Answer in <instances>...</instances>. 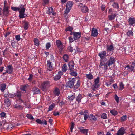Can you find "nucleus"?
Listing matches in <instances>:
<instances>
[{
  "label": "nucleus",
  "mask_w": 135,
  "mask_h": 135,
  "mask_svg": "<svg viewBox=\"0 0 135 135\" xmlns=\"http://www.w3.org/2000/svg\"><path fill=\"white\" fill-rule=\"evenodd\" d=\"M101 59L99 65L100 68H103L105 71L107 69H110V66L115 63L116 61L115 58L110 57L107 61L106 58H105L106 56V52L103 51L100 52L98 54Z\"/></svg>",
  "instance_id": "nucleus-1"
},
{
  "label": "nucleus",
  "mask_w": 135,
  "mask_h": 135,
  "mask_svg": "<svg viewBox=\"0 0 135 135\" xmlns=\"http://www.w3.org/2000/svg\"><path fill=\"white\" fill-rule=\"evenodd\" d=\"M76 81L75 78H69V81L66 83L67 86L71 88L74 87L75 89H77L80 86V81L79 80H78L76 84L74 85Z\"/></svg>",
  "instance_id": "nucleus-2"
},
{
  "label": "nucleus",
  "mask_w": 135,
  "mask_h": 135,
  "mask_svg": "<svg viewBox=\"0 0 135 135\" xmlns=\"http://www.w3.org/2000/svg\"><path fill=\"white\" fill-rule=\"evenodd\" d=\"M5 1L4 2V7L2 9V15L7 17L9 14L10 8L8 6L5 5Z\"/></svg>",
  "instance_id": "nucleus-3"
},
{
  "label": "nucleus",
  "mask_w": 135,
  "mask_h": 135,
  "mask_svg": "<svg viewBox=\"0 0 135 135\" xmlns=\"http://www.w3.org/2000/svg\"><path fill=\"white\" fill-rule=\"evenodd\" d=\"M50 82L48 81H46L42 83L40 87L41 90L44 91H45L50 86Z\"/></svg>",
  "instance_id": "nucleus-4"
},
{
  "label": "nucleus",
  "mask_w": 135,
  "mask_h": 135,
  "mask_svg": "<svg viewBox=\"0 0 135 135\" xmlns=\"http://www.w3.org/2000/svg\"><path fill=\"white\" fill-rule=\"evenodd\" d=\"M56 44L59 49V52H61L64 47L63 44L59 40H56Z\"/></svg>",
  "instance_id": "nucleus-5"
},
{
  "label": "nucleus",
  "mask_w": 135,
  "mask_h": 135,
  "mask_svg": "<svg viewBox=\"0 0 135 135\" xmlns=\"http://www.w3.org/2000/svg\"><path fill=\"white\" fill-rule=\"evenodd\" d=\"M47 63V69L49 71L52 70L54 69L52 63L50 60H48Z\"/></svg>",
  "instance_id": "nucleus-6"
},
{
  "label": "nucleus",
  "mask_w": 135,
  "mask_h": 135,
  "mask_svg": "<svg viewBox=\"0 0 135 135\" xmlns=\"http://www.w3.org/2000/svg\"><path fill=\"white\" fill-rule=\"evenodd\" d=\"M25 8L23 7L19 11V17L20 18H23L25 17Z\"/></svg>",
  "instance_id": "nucleus-7"
},
{
  "label": "nucleus",
  "mask_w": 135,
  "mask_h": 135,
  "mask_svg": "<svg viewBox=\"0 0 135 135\" xmlns=\"http://www.w3.org/2000/svg\"><path fill=\"white\" fill-rule=\"evenodd\" d=\"M13 68L12 65H8L6 67V72L9 74H11L13 70Z\"/></svg>",
  "instance_id": "nucleus-8"
},
{
  "label": "nucleus",
  "mask_w": 135,
  "mask_h": 135,
  "mask_svg": "<svg viewBox=\"0 0 135 135\" xmlns=\"http://www.w3.org/2000/svg\"><path fill=\"white\" fill-rule=\"evenodd\" d=\"M128 22L130 26H133L135 25V18L131 17L129 18Z\"/></svg>",
  "instance_id": "nucleus-9"
},
{
  "label": "nucleus",
  "mask_w": 135,
  "mask_h": 135,
  "mask_svg": "<svg viewBox=\"0 0 135 135\" xmlns=\"http://www.w3.org/2000/svg\"><path fill=\"white\" fill-rule=\"evenodd\" d=\"M63 75V73L61 71H59L58 74L55 76L54 78V80L57 81L59 80L61 78V76Z\"/></svg>",
  "instance_id": "nucleus-10"
},
{
  "label": "nucleus",
  "mask_w": 135,
  "mask_h": 135,
  "mask_svg": "<svg viewBox=\"0 0 135 135\" xmlns=\"http://www.w3.org/2000/svg\"><path fill=\"white\" fill-rule=\"evenodd\" d=\"M78 129L79 130V131L82 133L87 135V133L88 132V130L86 129L83 128V127H78Z\"/></svg>",
  "instance_id": "nucleus-11"
},
{
  "label": "nucleus",
  "mask_w": 135,
  "mask_h": 135,
  "mask_svg": "<svg viewBox=\"0 0 135 135\" xmlns=\"http://www.w3.org/2000/svg\"><path fill=\"white\" fill-rule=\"evenodd\" d=\"M134 66L133 64V63L131 65H128L125 67V68H127V70L129 71H133L134 72Z\"/></svg>",
  "instance_id": "nucleus-12"
},
{
  "label": "nucleus",
  "mask_w": 135,
  "mask_h": 135,
  "mask_svg": "<svg viewBox=\"0 0 135 135\" xmlns=\"http://www.w3.org/2000/svg\"><path fill=\"white\" fill-rule=\"evenodd\" d=\"M73 38L75 40L81 37V33L75 32H73Z\"/></svg>",
  "instance_id": "nucleus-13"
},
{
  "label": "nucleus",
  "mask_w": 135,
  "mask_h": 135,
  "mask_svg": "<svg viewBox=\"0 0 135 135\" xmlns=\"http://www.w3.org/2000/svg\"><path fill=\"white\" fill-rule=\"evenodd\" d=\"M125 133V129L124 127H121L118 131L117 133L118 135H123Z\"/></svg>",
  "instance_id": "nucleus-14"
},
{
  "label": "nucleus",
  "mask_w": 135,
  "mask_h": 135,
  "mask_svg": "<svg viewBox=\"0 0 135 135\" xmlns=\"http://www.w3.org/2000/svg\"><path fill=\"white\" fill-rule=\"evenodd\" d=\"M68 66L69 67V69L70 71L72 70V69H73L74 65V62L73 61H70L68 64Z\"/></svg>",
  "instance_id": "nucleus-15"
},
{
  "label": "nucleus",
  "mask_w": 135,
  "mask_h": 135,
  "mask_svg": "<svg viewBox=\"0 0 135 135\" xmlns=\"http://www.w3.org/2000/svg\"><path fill=\"white\" fill-rule=\"evenodd\" d=\"M98 35V32L97 29H95L93 28L91 30V36L95 37L97 36Z\"/></svg>",
  "instance_id": "nucleus-16"
},
{
  "label": "nucleus",
  "mask_w": 135,
  "mask_h": 135,
  "mask_svg": "<svg viewBox=\"0 0 135 135\" xmlns=\"http://www.w3.org/2000/svg\"><path fill=\"white\" fill-rule=\"evenodd\" d=\"M73 4V2L72 1H68L66 4V8H69L70 9L72 8V6Z\"/></svg>",
  "instance_id": "nucleus-17"
},
{
  "label": "nucleus",
  "mask_w": 135,
  "mask_h": 135,
  "mask_svg": "<svg viewBox=\"0 0 135 135\" xmlns=\"http://www.w3.org/2000/svg\"><path fill=\"white\" fill-rule=\"evenodd\" d=\"M110 15H108V19L109 20H114L116 16V14H113L112 13H110Z\"/></svg>",
  "instance_id": "nucleus-18"
},
{
  "label": "nucleus",
  "mask_w": 135,
  "mask_h": 135,
  "mask_svg": "<svg viewBox=\"0 0 135 135\" xmlns=\"http://www.w3.org/2000/svg\"><path fill=\"white\" fill-rule=\"evenodd\" d=\"M6 87L5 84L3 83L0 85V90L1 92H3L5 90Z\"/></svg>",
  "instance_id": "nucleus-19"
},
{
  "label": "nucleus",
  "mask_w": 135,
  "mask_h": 135,
  "mask_svg": "<svg viewBox=\"0 0 135 135\" xmlns=\"http://www.w3.org/2000/svg\"><path fill=\"white\" fill-rule=\"evenodd\" d=\"M83 97L81 95L78 94L76 98V101H77L78 103L81 102V100Z\"/></svg>",
  "instance_id": "nucleus-20"
},
{
  "label": "nucleus",
  "mask_w": 135,
  "mask_h": 135,
  "mask_svg": "<svg viewBox=\"0 0 135 135\" xmlns=\"http://www.w3.org/2000/svg\"><path fill=\"white\" fill-rule=\"evenodd\" d=\"M106 49L108 51H113L114 50V46L113 44L109 46L107 45L106 46Z\"/></svg>",
  "instance_id": "nucleus-21"
},
{
  "label": "nucleus",
  "mask_w": 135,
  "mask_h": 135,
  "mask_svg": "<svg viewBox=\"0 0 135 135\" xmlns=\"http://www.w3.org/2000/svg\"><path fill=\"white\" fill-rule=\"evenodd\" d=\"M32 91H33L34 94H37L40 93L39 89L35 87L33 88Z\"/></svg>",
  "instance_id": "nucleus-22"
},
{
  "label": "nucleus",
  "mask_w": 135,
  "mask_h": 135,
  "mask_svg": "<svg viewBox=\"0 0 135 135\" xmlns=\"http://www.w3.org/2000/svg\"><path fill=\"white\" fill-rule=\"evenodd\" d=\"M14 108L17 110H22L23 109L24 106L16 104L15 105Z\"/></svg>",
  "instance_id": "nucleus-23"
},
{
  "label": "nucleus",
  "mask_w": 135,
  "mask_h": 135,
  "mask_svg": "<svg viewBox=\"0 0 135 135\" xmlns=\"http://www.w3.org/2000/svg\"><path fill=\"white\" fill-rule=\"evenodd\" d=\"M15 97L17 98H20L21 96V91L19 90H17L16 93H14Z\"/></svg>",
  "instance_id": "nucleus-24"
},
{
  "label": "nucleus",
  "mask_w": 135,
  "mask_h": 135,
  "mask_svg": "<svg viewBox=\"0 0 135 135\" xmlns=\"http://www.w3.org/2000/svg\"><path fill=\"white\" fill-rule=\"evenodd\" d=\"M97 118L96 117L93 115V114H91L90 115L89 120L90 121H96L97 119Z\"/></svg>",
  "instance_id": "nucleus-25"
},
{
  "label": "nucleus",
  "mask_w": 135,
  "mask_h": 135,
  "mask_svg": "<svg viewBox=\"0 0 135 135\" xmlns=\"http://www.w3.org/2000/svg\"><path fill=\"white\" fill-rule=\"evenodd\" d=\"M81 10L83 13H85L88 11V9L86 6L85 5H84V6L81 9Z\"/></svg>",
  "instance_id": "nucleus-26"
},
{
  "label": "nucleus",
  "mask_w": 135,
  "mask_h": 135,
  "mask_svg": "<svg viewBox=\"0 0 135 135\" xmlns=\"http://www.w3.org/2000/svg\"><path fill=\"white\" fill-rule=\"evenodd\" d=\"M54 93L55 95L56 96H59V95L60 93L59 89L57 88H55L54 90Z\"/></svg>",
  "instance_id": "nucleus-27"
},
{
  "label": "nucleus",
  "mask_w": 135,
  "mask_h": 135,
  "mask_svg": "<svg viewBox=\"0 0 135 135\" xmlns=\"http://www.w3.org/2000/svg\"><path fill=\"white\" fill-rule=\"evenodd\" d=\"M4 102L8 106H10L11 104V102L10 101V99L8 98L5 99L4 100Z\"/></svg>",
  "instance_id": "nucleus-28"
},
{
  "label": "nucleus",
  "mask_w": 135,
  "mask_h": 135,
  "mask_svg": "<svg viewBox=\"0 0 135 135\" xmlns=\"http://www.w3.org/2000/svg\"><path fill=\"white\" fill-rule=\"evenodd\" d=\"M29 23L27 21L24 22V29L25 30H27L29 28Z\"/></svg>",
  "instance_id": "nucleus-29"
},
{
  "label": "nucleus",
  "mask_w": 135,
  "mask_h": 135,
  "mask_svg": "<svg viewBox=\"0 0 135 135\" xmlns=\"http://www.w3.org/2000/svg\"><path fill=\"white\" fill-rule=\"evenodd\" d=\"M69 57L67 54H65L63 56V58L64 60L66 62H68V59Z\"/></svg>",
  "instance_id": "nucleus-30"
},
{
  "label": "nucleus",
  "mask_w": 135,
  "mask_h": 135,
  "mask_svg": "<svg viewBox=\"0 0 135 135\" xmlns=\"http://www.w3.org/2000/svg\"><path fill=\"white\" fill-rule=\"evenodd\" d=\"M75 94H74L73 95L70 96H68V98L70 101L71 102L73 101V100L75 99Z\"/></svg>",
  "instance_id": "nucleus-31"
},
{
  "label": "nucleus",
  "mask_w": 135,
  "mask_h": 135,
  "mask_svg": "<svg viewBox=\"0 0 135 135\" xmlns=\"http://www.w3.org/2000/svg\"><path fill=\"white\" fill-rule=\"evenodd\" d=\"M50 0H42V4L44 6H45L46 5H48L49 3Z\"/></svg>",
  "instance_id": "nucleus-32"
},
{
  "label": "nucleus",
  "mask_w": 135,
  "mask_h": 135,
  "mask_svg": "<svg viewBox=\"0 0 135 135\" xmlns=\"http://www.w3.org/2000/svg\"><path fill=\"white\" fill-rule=\"evenodd\" d=\"M53 11V9L52 7H49L48 8V10L46 12V13L50 15Z\"/></svg>",
  "instance_id": "nucleus-33"
},
{
  "label": "nucleus",
  "mask_w": 135,
  "mask_h": 135,
  "mask_svg": "<svg viewBox=\"0 0 135 135\" xmlns=\"http://www.w3.org/2000/svg\"><path fill=\"white\" fill-rule=\"evenodd\" d=\"M55 106V103H53L51 105H50L49 107L48 110V111H51L53 110V108Z\"/></svg>",
  "instance_id": "nucleus-34"
},
{
  "label": "nucleus",
  "mask_w": 135,
  "mask_h": 135,
  "mask_svg": "<svg viewBox=\"0 0 135 135\" xmlns=\"http://www.w3.org/2000/svg\"><path fill=\"white\" fill-rule=\"evenodd\" d=\"M85 76L89 80H91L93 78V76L91 74H86Z\"/></svg>",
  "instance_id": "nucleus-35"
},
{
  "label": "nucleus",
  "mask_w": 135,
  "mask_h": 135,
  "mask_svg": "<svg viewBox=\"0 0 135 135\" xmlns=\"http://www.w3.org/2000/svg\"><path fill=\"white\" fill-rule=\"evenodd\" d=\"M34 44L36 46H39L40 45L38 40L36 38H35L34 39Z\"/></svg>",
  "instance_id": "nucleus-36"
},
{
  "label": "nucleus",
  "mask_w": 135,
  "mask_h": 135,
  "mask_svg": "<svg viewBox=\"0 0 135 135\" xmlns=\"http://www.w3.org/2000/svg\"><path fill=\"white\" fill-rule=\"evenodd\" d=\"M110 113L113 115H115L117 114L118 112L115 109H113L110 111Z\"/></svg>",
  "instance_id": "nucleus-37"
},
{
  "label": "nucleus",
  "mask_w": 135,
  "mask_h": 135,
  "mask_svg": "<svg viewBox=\"0 0 135 135\" xmlns=\"http://www.w3.org/2000/svg\"><path fill=\"white\" fill-rule=\"evenodd\" d=\"M68 67L66 64H64L62 68V70L64 72H65L67 70Z\"/></svg>",
  "instance_id": "nucleus-38"
},
{
  "label": "nucleus",
  "mask_w": 135,
  "mask_h": 135,
  "mask_svg": "<svg viewBox=\"0 0 135 135\" xmlns=\"http://www.w3.org/2000/svg\"><path fill=\"white\" fill-rule=\"evenodd\" d=\"M71 72L70 73V75L72 76H76L77 75V73L75 71H70Z\"/></svg>",
  "instance_id": "nucleus-39"
},
{
  "label": "nucleus",
  "mask_w": 135,
  "mask_h": 135,
  "mask_svg": "<svg viewBox=\"0 0 135 135\" xmlns=\"http://www.w3.org/2000/svg\"><path fill=\"white\" fill-rule=\"evenodd\" d=\"M124 85L122 82H121L119 84V90H122L124 88Z\"/></svg>",
  "instance_id": "nucleus-40"
},
{
  "label": "nucleus",
  "mask_w": 135,
  "mask_h": 135,
  "mask_svg": "<svg viewBox=\"0 0 135 135\" xmlns=\"http://www.w3.org/2000/svg\"><path fill=\"white\" fill-rule=\"evenodd\" d=\"M51 46V44L50 42H47L46 44L45 47L46 50L49 49Z\"/></svg>",
  "instance_id": "nucleus-41"
},
{
  "label": "nucleus",
  "mask_w": 135,
  "mask_h": 135,
  "mask_svg": "<svg viewBox=\"0 0 135 135\" xmlns=\"http://www.w3.org/2000/svg\"><path fill=\"white\" fill-rule=\"evenodd\" d=\"M11 45L13 48H15L16 47V42L15 41H11Z\"/></svg>",
  "instance_id": "nucleus-42"
},
{
  "label": "nucleus",
  "mask_w": 135,
  "mask_h": 135,
  "mask_svg": "<svg viewBox=\"0 0 135 135\" xmlns=\"http://www.w3.org/2000/svg\"><path fill=\"white\" fill-rule=\"evenodd\" d=\"M11 9L15 11H17L20 10V8L18 7H11Z\"/></svg>",
  "instance_id": "nucleus-43"
},
{
  "label": "nucleus",
  "mask_w": 135,
  "mask_h": 135,
  "mask_svg": "<svg viewBox=\"0 0 135 135\" xmlns=\"http://www.w3.org/2000/svg\"><path fill=\"white\" fill-rule=\"evenodd\" d=\"M127 118L126 115H123L121 117L120 120L121 122H124L126 120Z\"/></svg>",
  "instance_id": "nucleus-44"
},
{
  "label": "nucleus",
  "mask_w": 135,
  "mask_h": 135,
  "mask_svg": "<svg viewBox=\"0 0 135 135\" xmlns=\"http://www.w3.org/2000/svg\"><path fill=\"white\" fill-rule=\"evenodd\" d=\"M112 6L113 7L117 9H118L119 8L118 4L115 2H114Z\"/></svg>",
  "instance_id": "nucleus-45"
},
{
  "label": "nucleus",
  "mask_w": 135,
  "mask_h": 135,
  "mask_svg": "<svg viewBox=\"0 0 135 135\" xmlns=\"http://www.w3.org/2000/svg\"><path fill=\"white\" fill-rule=\"evenodd\" d=\"M75 126V124L73 122H71V127L70 128V131L71 132H73V130Z\"/></svg>",
  "instance_id": "nucleus-46"
},
{
  "label": "nucleus",
  "mask_w": 135,
  "mask_h": 135,
  "mask_svg": "<svg viewBox=\"0 0 135 135\" xmlns=\"http://www.w3.org/2000/svg\"><path fill=\"white\" fill-rule=\"evenodd\" d=\"M107 116L106 114L104 113H103L102 115H101V118H103V119H105L107 118Z\"/></svg>",
  "instance_id": "nucleus-47"
},
{
  "label": "nucleus",
  "mask_w": 135,
  "mask_h": 135,
  "mask_svg": "<svg viewBox=\"0 0 135 135\" xmlns=\"http://www.w3.org/2000/svg\"><path fill=\"white\" fill-rule=\"evenodd\" d=\"M27 117L28 119L31 120H33L34 119L32 115L31 114H27Z\"/></svg>",
  "instance_id": "nucleus-48"
},
{
  "label": "nucleus",
  "mask_w": 135,
  "mask_h": 135,
  "mask_svg": "<svg viewBox=\"0 0 135 135\" xmlns=\"http://www.w3.org/2000/svg\"><path fill=\"white\" fill-rule=\"evenodd\" d=\"M73 30V28H72L70 26H69L68 27L66 28L65 31H72Z\"/></svg>",
  "instance_id": "nucleus-49"
},
{
  "label": "nucleus",
  "mask_w": 135,
  "mask_h": 135,
  "mask_svg": "<svg viewBox=\"0 0 135 135\" xmlns=\"http://www.w3.org/2000/svg\"><path fill=\"white\" fill-rule=\"evenodd\" d=\"M84 115V119L85 121H86L88 118H89V117L90 116L89 115L85 114Z\"/></svg>",
  "instance_id": "nucleus-50"
},
{
  "label": "nucleus",
  "mask_w": 135,
  "mask_h": 135,
  "mask_svg": "<svg viewBox=\"0 0 135 135\" xmlns=\"http://www.w3.org/2000/svg\"><path fill=\"white\" fill-rule=\"evenodd\" d=\"M7 95H8V97L10 98H13L15 97L14 93V94H11L8 93Z\"/></svg>",
  "instance_id": "nucleus-51"
},
{
  "label": "nucleus",
  "mask_w": 135,
  "mask_h": 135,
  "mask_svg": "<svg viewBox=\"0 0 135 135\" xmlns=\"http://www.w3.org/2000/svg\"><path fill=\"white\" fill-rule=\"evenodd\" d=\"M133 33L132 31H129L127 32V35L128 36L130 35L133 36Z\"/></svg>",
  "instance_id": "nucleus-52"
},
{
  "label": "nucleus",
  "mask_w": 135,
  "mask_h": 135,
  "mask_svg": "<svg viewBox=\"0 0 135 135\" xmlns=\"http://www.w3.org/2000/svg\"><path fill=\"white\" fill-rule=\"evenodd\" d=\"M114 98L116 102L118 103L119 102V97L117 95L115 94L114 95Z\"/></svg>",
  "instance_id": "nucleus-53"
},
{
  "label": "nucleus",
  "mask_w": 135,
  "mask_h": 135,
  "mask_svg": "<svg viewBox=\"0 0 135 135\" xmlns=\"http://www.w3.org/2000/svg\"><path fill=\"white\" fill-rule=\"evenodd\" d=\"M33 78V75L32 74H29V78L28 79V80L29 81H31L32 79Z\"/></svg>",
  "instance_id": "nucleus-54"
},
{
  "label": "nucleus",
  "mask_w": 135,
  "mask_h": 135,
  "mask_svg": "<svg viewBox=\"0 0 135 135\" xmlns=\"http://www.w3.org/2000/svg\"><path fill=\"white\" fill-rule=\"evenodd\" d=\"M99 77H97L95 80L94 82L95 83L98 84L99 83Z\"/></svg>",
  "instance_id": "nucleus-55"
},
{
  "label": "nucleus",
  "mask_w": 135,
  "mask_h": 135,
  "mask_svg": "<svg viewBox=\"0 0 135 135\" xmlns=\"http://www.w3.org/2000/svg\"><path fill=\"white\" fill-rule=\"evenodd\" d=\"M0 115L1 117H4L6 115V114L3 112H2L0 113Z\"/></svg>",
  "instance_id": "nucleus-56"
},
{
  "label": "nucleus",
  "mask_w": 135,
  "mask_h": 135,
  "mask_svg": "<svg viewBox=\"0 0 135 135\" xmlns=\"http://www.w3.org/2000/svg\"><path fill=\"white\" fill-rule=\"evenodd\" d=\"M71 9L69 8H66L65 11H64L65 14H68L69 12H70V11Z\"/></svg>",
  "instance_id": "nucleus-57"
},
{
  "label": "nucleus",
  "mask_w": 135,
  "mask_h": 135,
  "mask_svg": "<svg viewBox=\"0 0 135 135\" xmlns=\"http://www.w3.org/2000/svg\"><path fill=\"white\" fill-rule=\"evenodd\" d=\"M15 38L17 41H19L20 40V37L19 35H16L15 36Z\"/></svg>",
  "instance_id": "nucleus-58"
},
{
  "label": "nucleus",
  "mask_w": 135,
  "mask_h": 135,
  "mask_svg": "<svg viewBox=\"0 0 135 135\" xmlns=\"http://www.w3.org/2000/svg\"><path fill=\"white\" fill-rule=\"evenodd\" d=\"M53 114L54 116H56L59 115V112H53Z\"/></svg>",
  "instance_id": "nucleus-59"
},
{
  "label": "nucleus",
  "mask_w": 135,
  "mask_h": 135,
  "mask_svg": "<svg viewBox=\"0 0 135 135\" xmlns=\"http://www.w3.org/2000/svg\"><path fill=\"white\" fill-rule=\"evenodd\" d=\"M105 6L104 5H102L101 6V9L103 11H104L105 9Z\"/></svg>",
  "instance_id": "nucleus-60"
},
{
  "label": "nucleus",
  "mask_w": 135,
  "mask_h": 135,
  "mask_svg": "<svg viewBox=\"0 0 135 135\" xmlns=\"http://www.w3.org/2000/svg\"><path fill=\"white\" fill-rule=\"evenodd\" d=\"M93 86L95 88H98L99 85L97 84L94 83V84L93 85Z\"/></svg>",
  "instance_id": "nucleus-61"
},
{
  "label": "nucleus",
  "mask_w": 135,
  "mask_h": 135,
  "mask_svg": "<svg viewBox=\"0 0 135 135\" xmlns=\"http://www.w3.org/2000/svg\"><path fill=\"white\" fill-rule=\"evenodd\" d=\"M68 38L69 41L71 43L74 41L71 36L69 37Z\"/></svg>",
  "instance_id": "nucleus-62"
},
{
  "label": "nucleus",
  "mask_w": 135,
  "mask_h": 135,
  "mask_svg": "<svg viewBox=\"0 0 135 135\" xmlns=\"http://www.w3.org/2000/svg\"><path fill=\"white\" fill-rule=\"evenodd\" d=\"M98 135H104V133L103 132H97Z\"/></svg>",
  "instance_id": "nucleus-63"
},
{
  "label": "nucleus",
  "mask_w": 135,
  "mask_h": 135,
  "mask_svg": "<svg viewBox=\"0 0 135 135\" xmlns=\"http://www.w3.org/2000/svg\"><path fill=\"white\" fill-rule=\"evenodd\" d=\"M83 6H84L83 5V4L82 3H79V4L78 5V7L80 8H81H81H82Z\"/></svg>",
  "instance_id": "nucleus-64"
}]
</instances>
